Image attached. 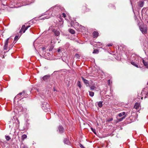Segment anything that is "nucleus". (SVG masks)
I'll list each match as a JSON object with an SVG mask.
<instances>
[{
	"label": "nucleus",
	"instance_id": "nucleus-17",
	"mask_svg": "<svg viewBox=\"0 0 148 148\" xmlns=\"http://www.w3.org/2000/svg\"><path fill=\"white\" fill-rule=\"evenodd\" d=\"M69 32L71 33L72 34H75V31L74 30H73V29H69Z\"/></svg>",
	"mask_w": 148,
	"mask_h": 148
},
{
	"label": "nucleus",
	"instance_id": "nucleus-2",
	"mask_svg": "<svg viewBox=\"0 0 148 148\" xmlns=\"http://www.w3.org/2000/svg\"><path fill=\"white\" fill-rule=\"evenodd\" d=\"M50 75H47L44 76L41 78L42 81L47 82V80L50 78Z\"/></svg>",
	"mask_w": 148,
	"mask_h": 148
},
{
	"label": "nucleus",
	"instance_id": "nucleus-38",
	"mask_svg": "<svg viewBox=\"0 0 148 148\" xmlns=\"http://www.w3.org/2000/svg\"><path fill=\"white\" fill-rule=\"evenodd\" d=\"M27 29V28L26 27V26H25V29L24 30V31H23V33H24L25 32V31Z\"/></svg>",
	"mask_w": 148,
	"mask_h": 148
},
{
	"label": "nucleus",
	"instance_id": "nucleus-34",
	"mask_svg": "<svg viewBox=\"0 0 148 148\" xmlns=\"http://www.w3.org/2000/svg\"><path fill=\"white\" fill-rule=\"evenodd\" d=\"M112 43H111L107 45L106 46H107L108 47H110L112 46Z\"/></svg>",
	"mask_w": 148,
	"mask_h": 148
},
{
	"label": "nucleus",
	"instance_id": "nucleus-24",
	"mask_svg": "<svg viewBox=\"0 0 148 148\" xmlns=\"http://www.w3.org/2000/svg\"><path fill=\"white\" fill-rule=\"evenodd\" d=\"M98 105L99 107L101 108L102 107V102L99 101L98 103Z\"/></svg>",
	"mask_w": 148,
	"mask_h": 148
},
{
	"label": "nucleus",
	"instance_id": "nucleus-23",
	"mask_svg": "<svg viewBox=\"0 0 148 148\" xmlns=\"http://www.w3.org/2000/svg\"><path fill=\"white\" fill-rule=\"evenodd\" d=\"M112 84V82L110 79L108 80V85L110 86Z\"/></svg>",
	"mask_w": 148,
	"mask_h": 148
},
{
	"label": "nucleus",
	"instance_id": "nucleus-39",
	"mask_svg": "<svg viewBox=\"0 0 148 148\" xmlns=\"http://www.w3.org/2000/svg\"><path fill=\"white\" fill-rule=\"evenodd\" d=\"M121 113L123 115H124V116H125V112H123Z\"/></svg>",
	"mask_w": 148,
	"mask_h": 148
},
{
	"label": "nucleus",
	"instance_id": "nucleus-1",
	"mask_svg": "<svg viewBox=\"0 0 148 148\" xmlns=\"http://www.w3.org/2000/svg\"><path fill=\"white\" fill-rule=\"evenodd\" d=\"M42 109L45 112H49L50 110L49 105L47 102L43 103L42 106Z\"/></svg>",
	"mask_w": 148,
	"mask_h": 148
},
{
	"label": "nucleus",
	"instance_id": "nucleus-20",
	"mask_svg": "<svg viewBox=\"0 0 148 148\" xmlns=\"http://www.w3.org/2000/svg\"><path fill=\"white\" fill-rule=\"evenodd\" d=\"M27 137V136L26 134H23L21 138L22 139V140H24V139H25Z\"/></svg>",
	"mask_w": 148,
	"mask_h": 148
},
{
	"label": "nucleus",
	"instance_id": "nucleus-50",
	"mask_svg": "<svg viewBox=\"0 0 148 148\" xmlns=\"http://www.w3.org/2000/svg\"><path fill=\"white\" fill-rule=\"evenodd\" d=\"M37 91H38V92H39V90H38V89L37 90Z\"/></svg>",
	"mask_w": 148,
	"mask_h": 148
},
{
	"label": "nucleus",
	"instance_id": "nucleus-52",
	"mask_svg": "<svg viewBox=\"0 0 148 148\" xmlns=\"http://www.w3.org/2000/svg\"><path fill=\"white\" fill-rule=\"evenodd\" d=\"M21 108H22V109H23V107H21Z\"/></svg>",
	"mask_w": 148,
	"mask_h": 148
},
{
	"label": "nucleus",
	"instance_id": "nucleus-40",
	"mask_svg": "<svg viewBox=\"0 0 148 148\" xmlns=\"http://www.w3.org/2000/svg\"><path fill=\"white\" fill-rule=\"evenodd\" d=\"M119 117H121L123 115H122V114H121V113H120L119 114Z\"/></svg>",
	"mask_w": 148,
	"mask_h": 148
},
{
	"label": "nucleus",
	"instance_id": "nucleus-49",
	"mask_svg": "<svg viewBox=\"0 0 148 148\" xmlns=\"http://www.w3.org/2000/svg\"><path fill=\"white\" fill-rule=\"evenodd\" d=\"M17 122H19L18 120V119H17Z\"/></svg>",
	"mask_w": 148,
	"mask_h": 148
},
{
	"label": "nucleus",
	"instance_id": "nucleus-27",
	"mask_svg": "<svg viewBox=\"0 0 148 148\" xmlns=\"http://www.w3.org/2000/svg\"><path fill=\"white\" fill-rule=\"evenodd\" d=\"M5 138L7 141L9 140L11 138L9 136H5Z\"/></svg>",
	"mask_w": 148,
	"mask_h": 148
},
{
	"label": "nucleus",
	"instance_id": "nucleus-33",
	"mask_svg": "<svg viewBox=\"0 0 148 148\" xmlns=\"http://www.w3.org/2000/svg\"><path fill=\"white\" fill-rule=\"evenodd\" d=\"M79 146L81 148H85L81 144H79Z\"/></svg>",
	"mask_w": 148,
	"mask_h": 148
},
{
	"label": "nucleus",
	"instance_id": "nucleus-53",
	"mask_svg": "<svg viewBox=\"0 0 148 148\" xmlns=\"http://www.w3.org/2000/svg\"><path fill=\"white\" fill-rule=\"evenodd\" d=\"M147 23H148V21H147Z\"/></svg>",
	"mask_w": 148,
	"mask_h": 148
},
{
	"label": "nucleus",
	"instance_id": "nucleus-3",
	"mask_svg": "<svg viewBox=\"0 0 148 148\" xmlns=\"http://www.w3.org/2000/svg\"><path fill=\"white\" fill-rule=\"evenodd\" d=\"M140 29L143 34H145L147 32V28L143 26H140Z\"/></svg>",
	"mask_w": 148,
	"mask_h": 148
},
{
	"label": "nucleus",
	"instance_id": "nucleus-42",
	"mask_svg": "<svg viewBox=\"0 0 148 148\" xmlns=\"http://www.w3.org/2000/svg\"><path fill=\"white\" fill-rule=\"evenodd\" d=\"M30 27V25H28V26H27L26 27V28H27V29L29 28V27Z\"/></svg>",
	"mask_w": 148,
	"mask_h": 148
},
{
	"label": "nucleus",
	"instance_id": "nucleus-14",
	"mask_svg": "<svg viewBox=\"0 0 148 148\" xmlns=\"http://www.w3.org/2000/svg\"><path fill=\"white\" fill-rule=\"evenodd\" d=\"M143 62L144 65L146 67L148 68V63L147 62H145L144 60H143Z\"/></svg>",
	"mask_w": 148,
	"mask_h": 148
},
{
	"label": "nucleus",
	"instance_id": "nucleus-4",
	"mask_svg": "<svg viewBox=\"0 0 148 148\" xmlns=\"http://www.w3.org/2000/svg\"><path fill=\"white\" fill-rule=\"evenodd\" d=\"M25 93V91H23L22 92H20L16 96H15L14 99H17L21 97V95L23 96V95H24Z\"/></svg>",
	"mask_w": 148,
	"mask_h": 148
},
{
	"label": "nucleus",
	"instance_id": "nucleus-29",
	"mask_svg": "<svg viewBox=\"0 0 148 148\" xmlns=\"http://www.w3.org/2000/svg\"><path fill=\"white\" fill-rule=\"evenodd\" d=\"M18 39V37L17 36H15L14 38V40L16 41Z\"/></svg>",
	"mask_w": 148,
	"mask_h": 148
},
{
	"label": "nucleus",
	"instance_id": "nucleus-21",
	"mask_svg": "<svg viewBox=\"0 0 148 148\" xmlns=\"http://www.w3.org/2000/svg\"><path fill=\"white\" fill-rule=\"evenodd\" d=\"M77 85L79 88H81L82 87V86L81 84V83L80 81H78L77 83Z\"/></svg>",
	"mask_w": 148,
	"mask_h": 148
},
{
	"label": "nucleus",
	"instance_id": "nucleus-37",
	"mask_svg": "<svg viewBox=\"0 0 148 148\" xmlns=\"http://www.w3.org/2000/svg\"><path fill=\"white\" fill-rule=\"evenodd\" d=\"M22 148H28V147L24 145L22 147Z\"/></svg>",
	"mask_w": 148,
	"mask_h": 148
},
{
	"label": "nucleus",
	"instance_id": "nucleus-44",
	"mask_svg": "<svg viewBox=\"0 0 148 148\" xmlns=\"http://www.w3.org/2000/svg\"><path fill=\"white\" fill-rule=\"evenodd\" d=\"M60 49H58V51H58V52H60Z\"/></svg>",
	"mask_w": 148,
	"mask_h": 148
},
{
	"label": "nucleus",
	"instance_id": "nucleus-6",
	"mask_svg": "<svg viewBox=\"0 0 148 148\" xmlns=\"http://www.w3.org/2000/svg\"><path fill=\"white\" fill-rule=\"evenodd\" d=\"M9 39V38H8L5 41V45H4V50H6L7 49V47H8V42Z\"/></svg>",
	"mask_w": 148,
	"mask_h": 148
},
{
	"label": "nucleus",
	"instance_id": "nucleus-26",
	"mask_svg": "<svg viewBox=\"0 0 148 148\" xmlns=\"http://www.w3.org/2000/svg\"><path fill=\"white\" fill-rule=\"evenodd\" d=\"M99 53L98 50L97 49H94L93 52V53Z\"/></svg>",
	"mask_w": 148,
	"mask_h": 148
},
{
	"label": "nucleus",
	"instance_id": "nucleus-30",
	"mask_svg": "<svg viewBox=\"0 0 148 148\" xmlns=\"http://www.w3.org/2000/svg\"><path fill=\"white\" fill-rule=\"evenodd\" d=\"M90 89L91 90H93L95 89V87L94 86H91L90 87Z\"/></svg>",
	"mask_w": 148,
	"mask_h": 148
},
{
	"label": "nucleus",
	"instance_id": "nucleus-5",
	"mask_svg": "<svg viewBox=\"0 0 148 148\" xmlns=\"http://www.w3.org/2000/svg\"><path fill=\"white\" fill-rule=\"evenodd\" d=\"M82 80L84 82L85 84L87 86H88L89 85V81L85 79L83 77H81Z\"/></svg>",
	"mask_w": 148,
	"mask_h": 148
},
{
	"label": "nucleus",
	"instance_id": "nucleus-16",
	"mask_svg": "<svg viewBox=\"0 0 148 148\" xmlns=\"http://www.w3.org/2000/svg\"><path fill=\"white\" fill-rule=\"evenodd\" d=\"M50 16H44L43 18H41V19H48L50 18Z\"/></svg>",
	"mask_w": 148,
	"mask_h": 148
},
{
	"label": "nucleus",
	"instance_id": "nucleus-47",
	"mask_svg": "<svg viewBox=\"0 0 148 148\" xmlns=\"http://www.w3.org/2000/svg\"><path fill=\"white\" fill-rule=\"evenodd\" d=\"M41 96V98H43V97H44V96L43 95H42V97L41 96Z\"/></svg>",
	"mask_w": 148,
	"mask_h": 148
},
{
	"label": "nucleus",
	"instance_id": "nucleus-28",
	"mask_svg": "<svg viewBox=\"0 0 148 148\" xmlns=\"http://www.w3.org/2000/svg\"><path fill=\"white\" fill-rule=\"evenodd\" d=\"M113 120V119L112 118H109L107 119V121L108 122H110L112 121Z\"/></svg>",
	"mask_w": 148,
	"mask_h": 148
},
{
	"label": "nucleus",
	"instance_id": "nucleus-15",
	"mask_svg": "<svg viewBox=\"0 0 148 148\" xmlns=\"http://www.w3.org/2000/svg\"><path fill=\"white\" fill-rule=\"evenodd\" d=\"M121 47L122 48V50L125 51L126 50V47L123 45H121L120 47Z\"/></svg>",
	"mask_w": 148,
	"mask_h": 148
},
{
	"label": "nucleus",
	"instance_id": "nucleus-31",
	"mask_svg": "<svg viewBox=\"0 0 148 148\" xmlns=\"http://www.w3.org/2000/svg\"><path fill=\"white\" fill-rule=\"evenodd\" d=\"M126 116H123L122 118L119 119V121H121L124 119L126 117Z\"/></svg>",
	"mask_w": 148,
	"mask_h": 148
},
{
	"label": "nucleus",
	"instance_id": "nucleus-36",
	"mask_svg": "<svg viewBox=\"0 0 148 148\" xmlns=\"http://www.w3.org/2000/svg\"><path fill=\"white\" fill-rule=\"evenodd\" d=\"M53 49V47H50V48L49 49V50L50 51H51Z\"/></svg>",
	"mask_w": 148,
	"mask_h": 148
},
{
	"label": "nucleus",
	"instance_id": "nucleus-11",
	"mask_svg": "<svg viewBox=\"0 0 148 148\" xmlns=\"http://www.w3.org/2000/svg\"><path fill=\"white\" fill-rule=\"evenodd\" d=\"M64 142L65 144L68 145H69L70 144L69 140L68 138H65L64 140Z\"/></svg>",
	"mask_w": 148,
	"mask_h": 148
},
{
	"label": "nucleus",
	"instance_id": "nucleus-45",
	"mask_svg": "<svg viewBox=\"0 0 148 148\" xmlns=\"http://www.w3.org/2000/svg\"><path fill=\"white\" fill-rule=\"evenodd\" d=\"M57 72V71H54L53 72V73L52 74H55V73L56 72Z\"/></svg>",
	"mask_w": 148,
	"mask_h": 148
},
{
	"label": "nucleus",
	"instance_id": "nucleus-51",
	"mask_svg": "<svg viewBox=\"0 0 148 148\" xmlns=\"http://www.w3.org/2000/svg\"><path fill=\"white\" fill-rule=\"evenodd\" d=\"M55 9H56V7H55Z\"/></svg>",
	"mask_w": 148,
	"mask_h": 148
},
{
	"label": "nucleus",
	"instance_id": "nucleus-8",
	"mask_svg": "<svg viewBox=\"0 0 148 148\" xmlns=\"http://www.w3.org/2000/svg\"><path fill=\"white\" fill-rule=\"evenodd\" d=\"M53 31L54 32V33L55 36H58L60 35V32L59 31L56 30L54 29L53 30Z\"/></svg>",
	"mask_w": 148,
	"mask_h": 148
},
{
	"label": "nucleus",
	"instance_id": "nucleus-32",
	"mask_svg": "<svg viewBox=\"0 0 148 148\" xmlns=\"http://www.w3.org/2000/svg\"><path fill=\"white\" fill-rule=\"evenodd\" d=\"M91 129L92 130V131L95 134L96 133H95V129H93L91 127Z\"/></svg>",
	"mask_w": 148,
	"mask_h": 148
},
{
	"label": "nucleus",
	"instance_id": "nucleus-41",
	"mask_svg": "<svg viewBox=\"0 0 148 148\" xmlns=\"http://www.w3.org/2000/svg\"><path fill=\"white\" fill-rule=\"evenodd\" d=\"M23 95L25 97H27V94H25V95H24V94Z\"/></svg>",
	"mask_w": 148,
	"mask_h": 148
},
{
	"label": "nucleus",
	"instance_id": "nucleus-46",
	"mask_svg": "<svg viewBox=\"0 0 148 148\" xmlns=\"http://www.w3.org/2000/svg\"><path fill=\"white\" fill-rule=\"evenodd\" d=\"M42 49H43V50H44L45 49V47H43V48H42Z\"/></svg>",
	"mask_w": 148,
	"mask_h": 148
},
{
	"label": "nucleus",
	"instance_id": "nucleus-10",
	"mask_svg": "<svg viewBox=\"0 0 148 148\" xmlns=\"http://www.w3.org/2000/svg\"><path fill=\"white\" fill-rule=\"evenodd\" d=\"M98 35V33L96 31H94L93 33V38H97Z\"/></svg>",
	"mask_w": 148,
	"mask_h": 148
},
{
	"label": "nucleus",
	"instance_id": "nucleus-25",
	"mask_svg": "<svg viewBox=\"0 0 148 148\" xmlns=\"http://www.w3.org/2000/svg\"><path fill=\"white\" fill-rule=\"evenodd\" d=\"M89 95L90 96L92 97L94 96V92H91V91H89Z\"/></svg>",
	"mask_w": 148,
	"mask_h": 148
},
{
	"label": "nucleus",
	"instance_id": "nucleus-48",
	"mask_svg": "<svg viewBox=\"0 0 148 148\" xmlns=\"http://www.w3.org/2000/svg\"><path fill=\"white\" fill-rule=\"evenodd\" d=\"M0 143H3V142H2L1 141H0Z\"/></svg>",
	"mask_w": 148,
	"mask_h": 148
},
{
	"label": "nucleus",
	"instance_id": "nucleus-7",
	"mask_svg": "<svg viewBox=\"0 0 148 148\" xmlns=\"http://www.w3.org/2000/svg\"><path fill=\"white\" fill-rule=\"evenodd\" d=\"M140 104L139 103L137 102L136 103L134 106V108H135L137 110H139L140 108Z\"/></svg>",
	"mask_w": 148,
	"mask_h": 148
},
{
	"label": "nucleus",
	"instance_id": "nucleus-43",
	"mask_svg": "<svg viewBox=\"0 0 148 148\" xmlns=\"http://www.w3.org/2000/svg\"><path fill=\"white\" fill-rule=\"evenodd\" d=\"M30 27V25H28V26H27L26 27V28H27V29L29 28V27Z\"/></svg>",
	"mask_w": 148,
	"mask_h": 148
},
{
	"label": "nucleus",
	"instance_id": "nucleus-19",
	"mask_svg": "<svg viewBox=\"0 0 148 148\" xmlns=\"http://www.w3.org/2000/svg\"><path fill=\"white\" fill-rule=\"evenodd\" d=\"M131 64L132 65L135 66H136L137 68L138 67V65L136 63H135L134 62H131Z\"/></svg>",
	"mask_w": 148,
	"mask_h": 148
},
{
	"label": "nucleus",
	"instance_id": "nucleus-12",
	"mask_svg": "<svg viewBox=\"0 0 148 148\" xmlns=\"http://www.w3.org/2000/svg\"><path fill=\"white\" fill-rule=\"evenodd\" d=\"M25 25H23L22 26V27L19 32L20 33H21L22 32L23 33V31H24V30L25 29Z\"/></svg>",
	"mask_w": 148,
	"mask_h": 148
},
{
	"label": "nucleus",
	"instance_id": "nucleus-22",
	"mask_svg": "<svg viewBox=\"0 0 148 148\" xmlns=\"http://www.w3.org/2000/svg\"><path fill=\"white\" fill-rule=\"evenodd\" d=\"M75 57L77 59H79L80 56L78 54H76L75 55Z\"/></svg>",
	"mask_w": 148,
	"mask_h": 148
},
{
	"label": "nucleus",
	"instance_id": "nucleus-9",
	"mask_svg": "<svg viewBox=\"0 0 148 148\" xmlns=\"http://www.w3.org/2000/svg\"><path fill=\"white\" fill-rule=\"evenodd\" d=\"M58 130L59 132L60 133H62L63 132V128L62 126H60L58 127Z\"/></svg>",
	"mask_w": 148,
	"mask_h": 148
},
{
	"label": "nucleus",
	"instance_id": "nucleus-35",
	"mask_svg": "<svg viewBox=\"0 0 148 148\" xmlns=\"http://www.w3.org/2000/svg\"><path fill=\"white\" fill-rule=\"evenodd\" d=\"M62 15H63V16L64 18L66 17V14L64 13H62Z\"/></svg>",
	"mask_w": 148,
	"mask_h": 148
},
{
	"label": "nucleus",
	"instance_id": "nucleus-18",
	"mask_svg": "<svg viewBox=\"0 0 148 148\" xmlns=\"http://www.w3.org/2000/svg\"><path fill=\"white\" fill-rule=\"evenodd\" d=\"M102 73L104 74V76H105V78H107L108 77V75L107 74V73H106V74H105L103 72H102ZM102 78H103L104 77L103 76V75L102 74Z\"/></svg>",
	"mask_w": 148,
	"mask_h": 148
},
{
	"label": "nucleus",
	"instance_id": "nucleus-13",
	"mask_svg": "<svg viewBox=\"0 0 148 148\" xmlns=\"http://www.w3.org/2000/svg\"><path fill=\"white\" fill-rule=\"evenodd\" d=\"M144 4V2L143 1H140L138 3V5L140 7H142L143 6Z\"/></svg>",
	"mask_w": 148,
	"mask_h": 148
}]
</instances>
